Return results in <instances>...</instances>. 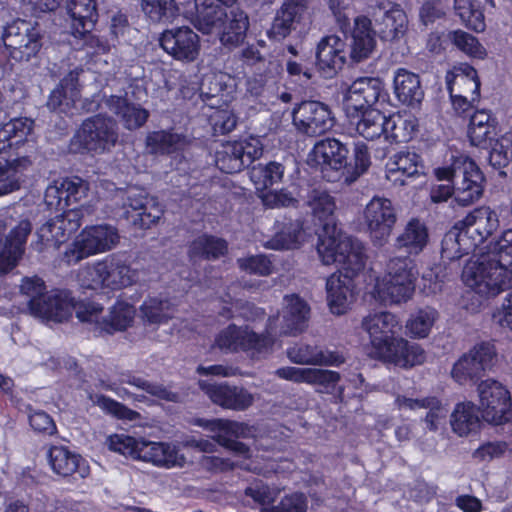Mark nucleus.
<instances>
[{"label": "nucleus", "instance_id": "obj_2", "mask_svg": "<svg viewBox=\"0 0 512 512\" xmlns=\"http://www.w3.org/2000/svg\"><path fill=\"white\" fill-rule=\"evenodd\" d=\"M488 253L468 262L462 273L467 286L483 297H495L512 288V268Z\"/></svg>", "mask_w": 512, "mask_h": 512}, {"label": "nucleus", "instance_id": "obj_24", "mask_svg": "<svg viewBox=\"0 0 512 512\" xmlns=\"http://www.w3.org/2000/svg\"><path fill=\"white\" fill-rule=\"evenodd\" d=\"M32 231L29 220H21L6 236L0 251V274L11 271L21 259L25 251L27 237Z\"/></svg>", "mask_w": 512, "mask_h": 512}, {"label": "nucleus", "instance_id": "obj_28", "mask_svg": "<svg viewBox=\"0 0 512 512\" xmlns=\"http://www.w3.org/2000/svg\"><path fill=\"white\" fill-rule=\"evenodd\" d=\"M102 261L105 271L106 288L118 290L136 283L138 272L129 265L123 256L112 254Z\"/></svg>", "mask_w": 512, "mask_h": 512}, {"label": "nucleus", "instance_id": "obj_47", "mask_svg": "<svg viewBox=\"0 0 512 512\" xmlns=\"http://www.w3.org/2000/svg\"><path fill=\"white\" fill-rule=\"evenodd\" d=\"M227 242L215 236L201 235L194 239L188 249L191 260L196 259H217L226 254Z\"/></svg>", "mask_w": 512, "mask_h": 512}, {"label": "nucleus", "instance_id": "obj_4", "mask_svg": "<svg viewBox=\"0 0 512 512\" xmlns=\"http://www.w3.org/2000/svg\"><path fill=\"white\" fill-rule=\"evenodd\" d=\"M118 126L109 116L98 114L85 119L71 140L75 152L102 154L118 141Z\"/></svg>", "mask_w": 512, "mask_h": 512}, {"label": "nucleus", "instance_id": "obj_41", "mask_svg": "<svg viewBox=\"0 0 512 512\" xmlns=\"http://www.w3.org/2000/svg\"><path fill=\"white\" fill-rule=\"evenodd\" d=\"M126 459L140 460L160 467H182L186 461L179 450H114Z\"/></svg>", "mask_w": 512, "mask_h": 512}, {"label": "nucleus", "instance_id": "obj_44", "mask_svg": "<svg viewBox=\"0 0 512 512\" xmlns=\"http://www.w3.org/2000/svg\"><path fill=\"white\" fill-rule=\"evenodd\" d=\"M186 145V137L171 130L153 131L146 137V147L152 154H172Z\"/></svg>", "mask_w": 512, "mask_h": 512}, {"label": "nucleus", "instance_id": "obj_19", "mask_svg": "<svg viewBox=\"0 0 512 512\" xmlns=\"http://www.w3.org/2000/svg\"><path fill=\"white\" fill-rule=\"evenodd\" d=\"M198 385L214 404L224 409L245 411L255 401L254 395L244 387L231 386L227 383H210L205 380H200Z\"/></svg>", "mask_w": 512, "mask_h": 512}, {"label": "nucleus", "instance_id": "obj_23", "mask_svg": "<svg viewBox=\"0 0 512 512\" xmlns=\"http://www.w3.org/2000/svg\"><path fill=\"white\" fill-rule=\"evenodd\" d=\"M345 42L336 35L321 39L316 50V65L325 78H332L346 61Z\"/></svg>", "mask_w": 512, "mask_h": 512}, {"label": "nucleus", "instance_id": "obj_20", "mask_svg": "<svg viewBox=\"0 0 512 512\" xmlns=\"http://www.w3.org/2000/svg\"><path fill=\"white\" fill-rule=\"evenodd\" d=\"M394 405L400 411L427 410L422 422L425 424V428L432 432L440 429L449 412L447 407L435 396L414 398L404 394H396Z\"/></svg>", "mask_w": 512, "mask_h": 512}, {"label": "nucleus", "instance_id": "obj_33", "mask_svg": "<svg viewBox=\"0 0 512 512\" xmlns=\"http://www.w3.org/2000/svg\"><path fill=\"white\" fill-rule=\"evenodd\" d=\"M380 359L403 368H411L425 362L426 352L420 345L399 338L392 343V347Z\"/></svg>", "mask_w": 512, "mask_h": 512}, {"label": "nucleus", "instance_id": "obj_54", "mask_svg": "<svg viewBox=\"0 0 512 512\" xmlns=\"http://www.w3.org/2000/svg\"><path fill=\"white\" fill-rule=\"evenodd\" d=\"M454 10L462 23L476 31L485 29V17L477 0H454Z\"/></svg>", "mask_w": 512, "mask_h": 512}, {"label": "nucleus", "instance_id": "obj_60", "mask_svg": "<svg viewBox=\"0 0 512 512\" xmlns=\"http://www.w3.org/2000/svg\"><path fill=\"white\" fill-rule=\"evenodd\" d=\"M93 402L104 412L119 420L137 421L141 419V414L139 412L132 410L126 405L105 395H95Z\"/></svg>", "mask_w": 512, "mask_h": 512}, {"label": "nucleus", "instance_id": "obj_55", "mask_svg": "<svg viewBox=\"0 0 512 512\" xmlns=\"http://www.w3.org/2000/svg\"><path fill=\"white\" fill-rule=\"evenodd\" d=\"M341 249L344 251L343 260H340L339 264L347 272H350L353 276L360 272L366 263V254L363 244L349 236L348 240H344L341 244Z\"/></svg>", "mask_w": 512, "mask_h": 512}, {"label": "nucleus", "instance_id": "obj_43", "mask_svg": "<svg viewBox=\"0 0 512 512\" xmlns=\"http://www.w3.org/2000/svg\"><path fill=\"white\" fill-rule=\"evenodd\" d=\"M287 356L291 362L301 365H333L343 362L338 356L325 354L319 347L308 344L290 347Z\"/></svg>", "mask_w": 512, "mask_h": 512}, {"label": "nucleus", "instance_id": "obj_38", "mask_svg": "<svg viewBox=\"0 0 512 512\" xmlns=\"http://www.w3.org/2000/svg\"><path fill=\"white\" fill-rule=\"evenodd\" d=\"M393 84L394 93L401 103L414 106L422 101L424 91L417 74L407 69L399 68L395 72Z\"/></svg>", "mask_w": 512, "mask_h": 512}, {"label": "nucleus", "instance_id": "obj_50", "mask_svg": "<svg viewBox=\"0 0 512 512\" xmlns=\"http://www.w3.org/2000/svg\"><path fill=\"white\" fill-rule=\"evenodd\" d=\"M475 249L460 226L455 225L453 230L445 234L441 243V255L443 259L455 260L469 254Z\"/></svg>", "mask_w": 512, "mask_h": 512}, {"label": "nucleus", "instance_id": "obj_46", "mask_svg": "<svg viewBox=\"0 0 512 512\" xmlns=\"http://www.w3.org/2000/svg\"><path fill=\"white\" fill-rule=\"evenodd\" d=\"M196 17L195 27L204 34L211 33L219 28L225 17V10L213 0H195Z\"/></svg>", "mask_w": 512, "mask_h": 512}, {"label": "nucleus", "instance_id": "obj_53", "mask_svg": "<svg viewBox=\"0 0 512 512\" xmlns=\"http://www.w3.org/2000/svg\"><path fill=\"white\" fill-rule=\"evenodd\" d=\"M284 172L285 168L279 162L259 163L251 168L250 179L257 190H265L274 184L280 183Z\"/></svg>", "mask_w": 512, "mask_h": 512}, {"label": "nucleus", "instance_id": "obj_64", "mask_svg": "<svg viewBox=\"0 0 512 512\" xmlns=\"http://www.w3.org/2000/svg\"><path fill=\"white\" fill-rule=\"evenodd\" d=\"M261 512H307V499L303 493L285 495L278 504L263 506Z\"/></svg>", "mask_w": 512, "mask_h": 512}, {"label": "nucleus", "instance_id": "obj_9", "mask_svg": "<svg viewBox=\"0 0 512 512\" xmlns=\"http://www.w3.org/2000/svg\"><path fill=\"white\" fill-rule=\"evenodd\" d=\"M367 17L374 22L375 33L384 41L402 38L408 30V17L400 4L379 0L367 7Z\"/></svg>", "mask_w": 512, "mask_h": 512}, {"label": "nucleus", "instance_id": "obj_45", "mask_svg": "<svg viewBox=\"0 0 512 512\" xmlns=\"http://www.w3.org/2000/svg\"><path fill=\"white\" fill-rule=\"evenodd\" d=\"M428 242L426 226L417 219H411L396 238V247L405 249L411 255L419 254Z\"/></svg>", "mask_w": 512, "mask_h": 512}, {"label": "nucleus", "instance_id": "obj_7", "mask_svg": "<svg viewBox=\"0 0 512 512\" xmlns=\"http://www.w3.org/2000/svg\"><path fill=\"white\" fill-rule=\"evenodd\" d=\"M2 39L10 57L19 62L30 61L42 47L38 26L22 19L7 24Z\"/></svg>", "mask_w": 512, "mask_h": 512}, {"label": "nucleus", "instance_id": "obj_15", "mask_svg": "<svg viewBox=\"0 0 512 512\" xmlns=\"http://www.w3.org/2000/svg\"><path fill=\"white\" fill-rule=\"evenodd\" d=\"M67 11L71 18V33L75 37H87L89 45L97 51L108 50L105 42L90 35L98 19L96 0H67Z\"/></svg>", "mask_w": 512, "mask_h": 512}, {"label": "nucleus", "instance_id": "obj_48", "mask_svg": "<svg viewBox=\"0 0 512 512\" xmlns=\"http://www.w3.org/2000/svg\"><path fill=\"white\" fill-rule=\"evenodd\" d=\"M417 128L416 119L412 116L393 114L386 117L383 135L394 143L408 142L412 139Z\"/></svg>", "mask_w": 512, "mask_h": 512}, {"label": "nucleus", "instance_id": "obj_17", "mask_svg": "<svg viewBox=\"0 0 512 512\" xmlns=\"http://www.w3.org/2000/svg\"><path fill=\"white\" fill-rule=\"evenodd\" d=\"M397 220L389 199L374 197L364 209V221L372 239L382 245L389 238Z\"/></svg>", "mask_w": 512, "mask_h": 512}, {"label": "nucleus", "instance_id": "obj_36", "mask_svg": "<svg viewBox=\"0 0 512 512\" xmlns=\"http://www.w3.org/2000/svg\"><path fill=\"white\" fill-rule=\"evenodd\" d=\"M105 103L128 130L142 127L149 117V112L146 109L128 102L126 98L121 96L111 95Z\"/></svg>", "mask_w": 512, "mask_h": 512}, {"label": "nucleus", "instance_id": "obj_26", "mask_svg": "<svg viewBox=\"0 0 512 512\" xmlns=\"http://www.w3.org/2000/svg\"><path fill=\"white\" fill-rule=\"evenodd\" d=\"M352 275L341 272L333 273L326 281V299L332 314H345L353 302Z\"/></svg>", "mask_w": 512, "mask_h": 512}, {"label": "nucleus", "instance_id": "obj_29", "mask_svg": "<svg viewBox=\"0 0 512 512\" xmlns=\"http://www.w3.org/2000/svg\"><path fill=\"white\" fill-rule=\"evenodd\" d=\"M176 312V305L170 299L148 296L139 306L138 317L144 326L158 327L172 320Z\"/></svg>", "mask_w": 512, "mask_h": 512}, {"label": "nucleus", "instance_id": "obj_22", "mask_svg": "<svg viewBox=\"0 0 512 512\" xmlns=\"http://www.w3.org/2000/svg\"><path fill=\"white\" fill-rule=\"evenodd\" d=\"M311 0H284L277 10L272 26L268 31L270 39L280 41L285 39L295 24L301 22L307 13Z\"/></svg>", "mask_w": 512, "mask_h": 512}, {"label": "nucleus", "instance_id": "obj_18", "mask_svg": "<svg viewBox=\"0 0 512 512\" xmlns=\"http://www.w3.org/2000/svg\"><path fill=\"white\" fill-rule=\"evenodd\" d=\"M159 43L164 51L180 61L192 62L200 51L199 36L187 26L165 30Z\"/></svg>", "mask_w": 512, "mask_h": 512}, {"label": "nucleus", "instance_id": "obj_35", "mask_svg": "<svg viewBox=\"0 0 512 512\" xmlns=\"http://www.w3.org/2000/svg\"><path fill=\"white\" fill-rule=\"evenodd\" d=\"M346 115L350 127L367 140H374L385 131L386 116L379 109H367Z\"/></svg>", "mask_w": 512, "mask_h": 512}, {"label": "nucleus", "instance_id": "obj_42", "mask_svg": "<svg viewBox=\"0 0 512 512\" xmlns=\"http://www.w3.org/2000/svg\"><path fill=\"white\" fill-rule=\"evenodd\" d=\"M307 205L318 219L322 228L333 229L335 223V198L325 190L314 189L307 196Z\"/></svg>", "mask_w": 512, "mask_h": 512}, {"label": "nucleus", "instance_id": "obj_25", "mask_svg": "<svg viewBox=\"0 0 512 512\" xmlns=\"http://www.w3.org/2000/svg\"><path fill=\"white\" fill-rule=\"evenodd\" d=\"M196 424L213 433L212 438L224 448H245L236 439L246 438L252 433L247 424L226 419H198Z\"/></svg>", "mask_w": 512, "mask_h": 512}, {"label": "nucleus", "instance_id": "obj_30", "mask_svg": "<svg viewBox=\"0 0 512 512\" xmlns=\"http://www.w3.org/2000/svg\"><path fill=\"white\" fill-rule=\"evenodd\" d=\"M310 307L307 302L296 294L284 297L283 325L280 334H296L302 332L309 320Z\"/></svg>", "mask_w": 512, "mask_h": 512}, {"label": "nucleus", "instance_id": "obj_39", "mask_svg": "<svg viewBox=\"0 0 512 512\" xmlns=\"http://www.w3.org/2000/svg\"><path fill=\"white\" fill-rule=\"evenodd\" d=\"M348 238L349 236L342 233L337 226H333V229L322 228V232L319 233L317 252L324 265L339 264L340 260L344 259V251L340 246Z\"/></svg>", "mask_w": 512, "mask_h": 512}, {"label": "nucleus", "instance_id": "obj_57", "mask_svg": "<svg viewBox=\"0 0 512 512\" xmlns=\"http://www.w3.org/2000/svg\"><path fill=\"white\" fill-rule=\"evenodd\" d=\"M437 317V311L430 307L417 311L406 323L409 335L414 338L427 337Z\"/></svg>", "mask_w": 512, "mask_h": 512}, {"label": "nucleus", "instance_id": "obj_21", "mask_svg": "<svg viewBox=\"0 0 512 512\" xmlns=\"http://www.w3.org/2000/svg\"><path fill=\"white\" fill-rule=\"evenodd\" d=\"M458 226L461 227L464 231V236H467L476 248L498 229L499 219L494 210L490 207L482 206L475 208L464 219L458 221Z\"/></svg>", "mask_w": 512, "mask_h": 512}, {"label": "nucleus", "instance_id": "obj_62", "mask_svg": "<svg viewBox=\"0 0 512 512\" xmlns=\"http://www.w3.org/2000/svg\"><path fill=\"white\" fill-rule=\"evenodd\" d=\"M489 163L495 169H501L512 160V130L496 140L489 153Z\"/></svg>", "mask_w": 512, "mask_h": 512}, {"label": "nucleus", "instance_id": "obj_6", "mask_svg": "<svg viewBox=\"0 0 512 512\" xmlns=\"http://www.w3.org/2000/svg\"><path fill=\"white\" fill-rule=\"evenodd\" d=\"M498 353L491 341L475 344L453 365L451 377L460 385L475 384L496 365Z\"/></svg>", "mask_w": 512, "mask_h": 512}, {"label": "nucleus", "instance_id": "obj_10", "mask_svg": "<svg viewBox=\"0 0 512 512\" xmlns=\"http://www.w3.org/2000/svg\"><path fill=\"white\" fill-rule=\"evenodd\" d=\"M479 408L483 418L500 425L512 419V402L509 391L498 381L486 379L477 387Z\"/></svg>", "mask_w": 512, "mask_h": 512}, {"label": "nucleus", "instance_id": "obj_27", "mask_svg": "<svg viewBox=\"0 0 512 512\" xmlns=\"http://www.w3.org/2000/svg\"><path fill=\"white\" fill-rule=\"evenodd\" d=\"M257 155V151L251 150V146H244L242 142H228L216 152V166L224 173L233 174L240 172L249 165Z\"/></svg>", "mask_w": 512, "mask_h": 512}, {"label": "nucleus", "instance_id": "obj_51", "mask_svg": "<svg viewBox=\"0 0 512 512\" xmlns=\"http://www.w3.org/2000/svg\"><path fill=\"white\" fill-rule=\"evenodd\" d=\"M451 426L459 436H467L480 426L478 409L472 403H460L451 415Z\"/></svg>", "mask_w": 512, "mask_h": 512}, {"label": "nucleus", "instance_id": "obj_37", "mask_svg": "<svg viewBox=\"0 0 512 512\" xmlns=\"http://www.w3.org/2000/svg\"><path fill=\"white\" fill-rule=\"evenodd\" d=\"M446 84L449 93L466 94L472 100L480 97V81L476 70L470 65L455 67L446 75Z\"/></svg>", "mask_w": 512, "mask_h": 512}, {"label": "nucleus", "instance_id": "obj_12", "mask_svg": "<svg viewBox=\"0 0 512 512\" xmlns=\"http://www.w3.org/2000/svg\"><path fill=\"white\" fill-rule=\"evenodd\" d=\"M82 216V209L73 208L50 219L37 230L38 240L32 247L38 252L48 247L58 248L70 234L78 230L82 224Z\"/></svg>", "mask_w": 512, "mask_h": 512}, {"label": "nucleus", "instance_id": "obj_13", "mask_svg": "<svg viewBox=\"0 0 512 512\" xmlns=\"http://www.w3.org/2000/svg\"><path fill=\"white\" fill-rule=\"evenodd\" d=\"M292 115L296 129L310 137L320 136L334 126L330 108L319 101H303Z\"/></svg>", "mask_w": 512, "mask_h": 512}, {"label": "nucleus", "instance_id": "obj_59", "mask_svg": "<svg viewBox=\"0 0 512 512\" xmlns=\"http://www.w3.org/2000/svg\"><path fill=\"white\" fill-rule=\"evenodd\" d=\"M163 213V207L157 198L150 196L141 210H138L136 214H131V218L135 226L148 229L161 219Z\"/></svg>", "mask_w": 512, "mask_h": 512}, {"label": "nucleus", "instance_id": "obj_49", "mask_svg": "<svg viewBox=\"0 0 512 512\" xmlns=\"http://www.w3.org/2000/svg\"><path fill=\"white\" fill-rule=\"evenodd\" d=\"M49 462L53 471L61 476H70L79 472L82 476L86 472L82 457L71 450H49Z\"/></svg>", "mask_w": 512, "mask_h": 512}, {"label": "nucleus", "instance_id": "obj_58", "mask_svg": "<svg viewBox=\"0 0 512 512\" xmlns=\"http://www.w3.org/2000/svg\"><path fill=\"white\" fill-rule=\"evenodd\" d=\"M452 44L468 56L483 59L486 56L485 48L472 34L457 29L448 33Z\"/></svg>", "mask_w": 512, "mask_h": 512}, {"label": "nucleus", "instance_id": "obj_40", "mask_svg": "<svg viewBox=\"0 0 512 512\" xmlns=\"http://www.w3.org/2000/svg\"><path fill=\"white\" fill-rule=\"evenodd\" d=\"M422 170L420 157L415 152L400 151L393 155L387 163V177L395 182L399 181L401 185L405 184V179L419 175Z\"/></svg>", "mask_w": 512, "mask_h": 512}, {"label": "nucleus", "instance_id": "obj_52", "mask_svg": "<svg viewBox=\"0 0 512 512\" xmlns=\"http://www.w3.org/2000/svg\"><path fill=\"white\" fill-rule=\"evenodd\" d=\"M136 310L125 301H117L111 308L109 316L102 318V329L108 333L123 331L134 321Z\"/></svg>", "mask_w": 512, "mask_h": 512}, {"label": "nucleus", "instance_id": "obj_5", "mask_svg": "<svg viewBox=\"0 0 512 512\" xmlns=\"http://www.w3.org/2000/svg\"><path fill=\"white\" fill-rule=\"evenodd\" d=\"M120 241L118 229L111 224L86 226L65 250L63 261L68 265L114 249Z\"/></svg>", "mask_w": 512, "mask_h": 512}, {"label": "nucleus", "instance_id": "obj_11", "mask_svg": "<svg viewBox=\"0 0 512 512\" xmlns=\"http://www.w3.org/2000/svg\"><path fill=\"white\" fill-rule=\"evenodd\" d=\"M361 329L368 334L376 355L381 358L399 339L395 335L401 330V324L391 312L373 311L362 318Z\"/></svg>", "mask_w": 512, "mask_h": 512}, {"label": "nucleus", "instance_id": "obj_61", "mask_svg": "<svg viewBox=\"0 0 512 512\" xmlns=\"http://www.w3.org/2000/svg\"><path fill=\"white\" fill-rule=\"evenodd\" d=\"M103 261H97L92 265L82 267L77 278L81 287L86 289H102L106 288Z\"/></svg>", "mask_w": 512, "mask_h": 512}, {"label": "nucleus", "instance_id": "obj_32", "mask_svg": "<svg viewBox=\"0 0 512 512\" xmlns=\"http://www.w3.org/2000/svg\"><path fill=\"white\" fill-rule=\"evenodd\" d=\"M219 28L222 45L228 48L238 47L243 43L249 28L248 15L239 8H233L225 13Z\"/></svg>", "mask_w": 512, "mask_h": 512}, {"label": "nucleus", "instance_id": "obj_56", "mask_svg": "<svg viewBox=\"0 0 512 512\" xmlns=\"http://www.w3.org/2000/svg\"><path fill=\"white\" fill-rule=\"evenodd\" d=\"M144 14L155 23L172 21L179 12L174 0H141Z\"/></svg>", "mask_w": 512, "mask_h": 512}, {"label": "nucleus", "instance_id": "obj_63", "mask_svg": "<svg viewBox=\"0 0 512 512\" xmlns=\"http://www.w3.org/2000/svg\"><path fill=\"white\" fill-rule=\"evenodd\" d=\"M123 382L135 386L136 388L141 389L160 400L177 402L179 399V395L177 393L170 391L162 384L150 382L142 377L130 376Z\"/></svg>", "mask_w": 512, "mask_h": 512}, {"label": "nucleus", "instance_id": "obj_3", "mask_svg": "<svg viewBox=\"0 0 512 512\" xmlns=\"http://www.w3.org/2000/svg\"><path fill=\"white\" fill-rule=\"evenodd\" d=\"M434 174L440 182L452 181L455 184V200L462 206L470 205L482 196L484 176L467 156L455 157L449 167L437 168Z\"/></svg>", "mask_w": 512, "mask_h": 512}, {"label": "nucleus", "instance_id": "obj_31", "mask_svg": "<svg viewBox=\"0 0 512 512\" xmlns=\"http://www.w3.org/2000/svg\"><path fill=\"white\" fill-rule=\"evenodd\" d=\"M374 34L369 17L358 16L355 19L350 45V58L353 62H361L372 54L376 45Z\"/></svg>", "mask_w": 512, "mask_h": 512}, {"label": "nucleus", "instance_id": "obj_34", "mask_svg": "<svg viewBox=\"0 0 512 512\" xmlns=\"http://www.w3.org/2000/svg\"><path fill=\"white\" fill-rule=\"evenodd\" d=\"M348 153L346 145L338 139L326 138L314 145L311 154L317 164L340 170L347 164Z\"/></svg>", "mask_w": 512, "mask_h": 512}, {"label": "nucleus", "instance_id": "obj_1", "mask_svg": "<svg viewBox=\"0 0 512 512\" xmlns=\"http://www.w3.org/2000/svg\"><path fill=\"white\" fill-rule=\"evenodd\" d=\"M418 270L410 257L389 259L385 274L376 280L373 296L383 305H397L411 299L415 291Z\"/></svg>", "mask_w": 512, "mask_h": 512}, {"label": "nucleus", "instance_id": "obj_8", "mask_svg": "<svg viewBox=\"0 0 512 512\" xmlns=\"http://www.w3.org/2000/svg\"><path fill=\"white\" fill-rule=\"evenodd\" d=\"M269 319V327L265 333L257 334L248 327H237L232 324L223 329L215 339V345L224 352H236L238 350L262 353L267 351L274 343V332Z\"/></svg>", "mask_w": 512, "mask_h": 512}, {"label": "nucleus", "instance_id": "obj_14", "mask_svg": "<svg viewBox=\"0 0 512 512\" xmlns=\"http://www.w3.org/2000/svg\"><path fill=\"white\" fill-rule=\"evenodd\" d=\"M387 93L384 84L378 77H360L352 82L344 95L346 114L374 109L380 99L385 100Z\"/></svg>", "mask_w": 512, "mask_h": 512}, {"label": "nucleus", "instance_id": "obj_16", "mask_svg": "<svg viewBox=\"0 0 512 512\" xmlns=\"http://www.w3.org/2000/svg\"><path fill=\"white\" fill-rule=\"evenodd\" d=\"M74 298L68 290H51L40 299L29 300L30 314L46 321L63 322L72 315Z\"/></svg>", "mask_w": 512, "mask_h": 512}]
</instances>
